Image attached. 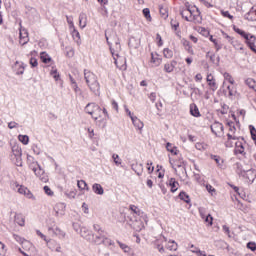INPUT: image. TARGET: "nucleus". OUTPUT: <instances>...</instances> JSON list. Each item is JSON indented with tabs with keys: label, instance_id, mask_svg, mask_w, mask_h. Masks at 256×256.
Wrapping results in <instances>:
<instances>
[{
	"label": "nucleus",
	"instance_id": "obj_57",
	"mask_svg": "<svg viewBox=\"0 0 256 256\" xmlns=\"http://www.w3.org/2000/svg\"><path fill=\"white\" fill-rule=\"evenodd\" d=\"M250 129V133H251V137L253 139V141H256V129L253 125L249 126Z\"/></svg>",
	"mask_w": 256,
	"mask_h": 256
},
{
	"label": "nucleus",
	"instance_id": "obj_55",
	"mask_svg": "<svg viewBox=\"0 0 256 256\" xmlns=\"http://www.w3.org/2000/svg\"><path fill=\"white\" fill-rule=\"evenodd\" d=\"M204 221L205 223H208L209 227H211V225H213V217L211 214H208L206 217H204Z\"/></svg>",
	"mask_w": 256,
	"mask_h": 256
},
{
	"label": "nucleus",
	"instance_id": "obj_11",
	"mask_svg": "<svg viewBox=\"0 0 256 256\" xmlns=\"http://www.w3.org/2000/svg\"><path fill=\"white\" fill-rule=\"evenodd\" d=\"M110 53L114 59V63L116 65V67H120L121 65H123V63H125V58L119 56L118 53L115 52V50L113 48L110 47Z\"/></svg>",
	"mask_w": 256,
	"mask_h": 256
},
{
	"label": "nucleus",
	"instance_id": "obj_33",
	"mask_svg": "<svg viewBox=\"0 0 256 256\" xmlns=\"http://www.w3.org/2000/svg\"><path fill=\"white\" fill-rule=\"evenodd\" d=\"M178 197L181 199V201H184V203H187L188 205L191 203V198L185 193V191H181Z\"/></svg>",
	"mask_w": 256,
	"mask_h": 256
},
{
	"label": "nucleus",
	"instance_id": "obj_41",
	"mask_svg": "<svg viewBox=\"0 0 256 256\" xmlns=\"http://www.w3.org/2000/svg\"><path fill=\"white\" fill-rule=\"evenodd\" d=\"M166 149H167V151H169L170 153H172L173 155H177V147H175V146H173V144H171V143H167L166 144Z\"/></svg>",
	"mask_w": 256,
	"mask_h": 256
},
{
	"label": "nucleus",
	"instance_id": "obj_4",
	"mask_svg": "<svg viewBox=\"0 0 256 256\" xmlns=\"http://www.w3.org/2000/svg\"><path fill=\"white\" fill-rule=\"evenodd\" d=\"M190 19H192L190 22L201 23L202 18H201V12L199 11V8H196L195 6H191Z\"/></svg>",
	"mask_w": 256,
	"mask_h": 256
},
{
	"label": "nucleus",
	"instance_id": "obj_27",
	"mask_svg": "<svg viewBox=\"0 0 256 256\" xmlns=\"http://www.w3.org/2000/svg\"><path fill=\"white\" fill-rule=\"evenodd\" d=\"M131 169L134 170V172L138 176L143 175V164L134 163V164L131 165Z\"/></svg>",
	"mask_w": 256,
	"mask_h": 256
},
{
	"label": "nucleus",
	"instance_id": "obj_29",
	"mask_svg": "<svg viewBox=\"0 0 256 256\" xmlns=\"http://www.w3.org/2000/svg\"><path fill=\"white\" fill-rule=\"evenodd\" d=\"M79 25L81 29H85V27H87V15H85V13H81L79 15Z\"/></svg>",
	"mask_w": 256,
	"mask_h": 256
},
{
	"label": "nucleus",
	"instance_id": "obj_52",
	"mask_svg": "<svg viewBox=\"0 0 256 256\" xmlns=\"http://www.w3.org/2000/svg\"><path fill=\"white\" fill-rule=\"evenodd\" d=\"M142 12L147 21H151V10H149V8H144Z\"/></svg>",
	"mask_w": 256,
	"mask_h": 256
},
{
	"label": "nucleus",
	"instance_id": "obj_48",
	"mask_svg": "<svg viewBox=\"0 0 256 256\" xmlns=\"http://www.w3.org/2000/svg\"><path fill=\"white\" fill-rule=\"evenodd\" d=\"M103 245H106V247H111V245H115V242H113V240H111L109 237H104V240L102 241Z\"/></svg>",
	"mask_w": 256,
	"mask_h": 256
},
{
	"label": "nucleus",
	"instance_id": "obj_40",
	"mask_svg": "<svg viewBox=\"0 0 256 256\" xmlns=\"http://www.w3.org/2000/svg\"><path fill=\"white\" fill-rule=\"evenodd\" d=\"M65 232L61 230V228H56V232L54 233L53 237H58V239H65Z\"/></svg>",
	"mask_w": 256,
	"mask_h": 256
},
{
	"label": "nucleus",
	"instance_id": "obj_16",
	"mask_svg": "<svg viewBox=\"0 0 256 256\" xmlns=\"http://www.w3.org/2000/svg\"><path fill=\"white\" fill-rule=\"evenodd\" d=\"M206 81L208 83V86L210 87L211 91H217L218 86H217V82L215 81V77H213L212 74H208Z\"/></svg>",
	"mask_w": 256,
	"mask_h": 256
},
{
	"label": "nucleus",
	"instance_id": "obj_53",
	"mask_svg": "<svg viewBox=\"0 0 256 256\" xmlns=\"http://www.w3.org/2000/svg\"><path fill=\"white\" fill-rule=\"evenodd\" d=\"M66 21L69 25V29H74L75 24L73 23V16H66Z\"/></svg>",
	"mask_w": 256,
	"mask_h": 256
},
{
	"label": "nucleus",
	"instance_id": "obj_58",
	"mask_svg": "<svg viewBox=\"0 0 256 256\" xmlns=\"http://www.w3.org/2000/svg\"><path fill=\"white\" fill-rule=\"evenodd\" d=\"M93 229L96 233H105V230L99 224H94Z\"/></svg>",
	"mask_w": 256,
	"mask_h": 256
},
{
	"label": "nucleus",
	"instance_id": "obj_61",
	"mask_svg": "<svg viewBox=\"0 0 256 256\" xmlns=\"http://www.w3.org/2000/svg\"><path fill=\"white\" fill-rule=\"evenodd\" d=\"M247 248L250 249V251H256V243L255 242H248Z\"/></svg>",
	"mask_w": 256,
	"mask_h": 256
},
{
	"label": "nucleus",
	"instance_id": "obj_31",
	"mask_svg": "<svg viewBox=\"0 0 256 256\" xmlns=\"http://www.w3.org/2000/svg\"><path fill=\"white\" fill-rule=\"evenodd\" d=\"M56 215H65V204L60 203L55 206Z\"/></svg>",
	"mask_w": 256,
	"mask_h": 256
},
{
	"label": "nucleus",
	"instance_id": "obj_47",
	"mask_svg": "<svg viewBox=\"0 0 256 256\" xmlns=\"http://www.w3.org/2000/svg\"><path fill=\"white\" fill-rule=\"evenodd\" d=\"M224 79L230 83V85H235V79H233V76L231 74L225 72L224 73Z\"/></svg>",
	"mask_w": 256,
	"mask_h": 256
},
{
	"label": "nucleus",
	"instance_id": "obj_56",
	"mask_svg": "<svg viewBox=\"0 0 256 256\" xmlns=\"http://www.w3.org/2000/svg\"><path fill=\"white\" fill-rule=\"evenodd\" d=\"M65 195L68 196L69 199H75V197L77 196V191L72 190L69 192H65Z\"/></svg>",
	"mask_w": 256,
	"mask_h": 256
},
{
	"label": "nucleus",
	"instance_id": "obj_6",
	"mask_svg": "<svg viewBox=\"0 0 256 256\" xmlns=\"http://www.w3.org/2000/svg\"><path fill=\"white\" fill-rule=\"evenodd\" d=\"M233 31H235V33H237L242 39H244V43H246V45H248V43L251 41V37L253 36V34L245 32L237 26H233Z\"/></svg>",
	"mask_w": 256,
	"mask_h": 256
},
{
	"label": "nucleus",
	"instance_id": "obj_49",
	"mask_svg": "<svg viewBox=\"0 0 256 256\" xmlns=\"http://www.w3.org/2000/svg\"><path fill=\"white\" fill-rule=\"evenodd\" d=\"M32 151L35 153V155H41L42 153L41 146L38 144H33Z\"/></svg>",
	"mask_w": 256,
	"mask_h": 256
},
{
	"label": "nucleus",
	"instance_id": "obj_60",
	"mask_svg": "<svg viewBox=\"0 0 256 256\" xmlns=\"http://www.w3.org/2000/svg\"><path fill=\"white\" fill-rule=\"evenodd\" d=\"M170 24H171L172 29H174V31H177V29H179V22L178 21L171 20Z\"/></svg>",
	"mask_w": 256,
	"mask_h": 256
},
{
	"label": "nucleus",
	"instance_id": "obj_35",
	"mask_svg": "<svg viewBox=\"0 0 256 256\" xmlns=\"http://www.w3.org/2000/svg\"><path fill=\"white\" fill-rule=\"evenodd\" d=\"M128 45L132 49H139V40H137L135 37H132L130 38Z\"/></svg>",
	"mask_w": 256,
	"mask_h": 256
},
{
	"label": "nucleus",
	"instance_id": "obj_62",
	"mask_svg": "<svg viewBox=\"0 0 256 256\" xmlns=\"http://www.w3.org/2000/svg\"><path fill=\"white\" fill-rule=\"evenodd\" d=\"M160 14L162 15V17H164V19H167V17H169V14L167 13V9L160 7Z\"/></svg>",
	"mask_w": 256,
	"mask_h": 256
},
{
	"label": "nucleus",
	"instance_id": "obj_21",
	"mask_svg": "<svg viewBox=\"0 0 256 256\" xmlns=\"http://www.w3.org/2000/svg\"><path fill=\"white\" fill-rule=\"evenodd\" d=\"M131 121H132L134 127H136V129H139V131H141V129H143L144 124L139 118H137V116H131Z\"/></svg>",
	"mask_w": 256,
	"mask_h": 256
},
{
	"label": "nucleus",
	"instance_id": "obj_36",
	"mask_svg": "<svg viewBox=\"0 0 256 256\" xmlns=\"http://www.w3.org/2000/svg\"><path fill=\"white\" fill-rule=\"evenodd\" d=\"M77 187L81 191H85V189H86V191H89V187H87V182H85V180H78Z\"/></svg>",
	"mask_w": 256,
	"mask_h": 256
},
{
	"label": "nucleus",
	"instance_id": "obj_20",
	"mask_svg": "<svg viewBox=\"0 0 256 256\" xmlns=\"http://www.w3.org/2000/svg\"><path fill=\"white\" fill-rule=\"evenodd\" d=\"M71 35L74 39V41H76L77 45H81V34H79V31L77 30V28H71Z\"/></svg>",
	"mask_w": 256,
	"mask_h": 256
},
{
	"label": "nucleus",
	"instance_id": "obj_24",
	"mask_svg": "<svg viewBox=\"0 0 256 256\" xmlns=\"http://www.w3.org/2000/svg\"><path fill=\"white\" fill-rule=\"evenodd\" d=\"M14 221L19 225L20 227H25V217L23 214H15Z\"/></svg>",
	"mask_w": 256,
	"mask_h": 256
},
{
	"label": "nucleus",
	"instance_id": "obj_39",
	"mask_svg": "<svg viewBox=\"0 0 256 256\" xmlns=\"http://www.w3.org/2000/svg\"><path fill=\"white\" fill-rule=\"evenodd\" d=\"M209 40L214 44L216 51H220V49L223 48V45L219 43V40L213 38V36H210Z\"/></svg>",
	"mask_w": 256,
	"mask_h": 256
},
{
	"label": "nucleus",
	"instance_id": "obj_15",
	"mask_svg": "<svg viewBox=\"0 0 256 256\" xmlns=\"http://www.w3.org/2000/svg\"><path fill=\"white\" fill-rule=\"evenodd\" d=\"M46 244H47V247L51 249V251H56V253H61V245L57 243V241L48 240Z\"/></svg>",
	"mask_w": 256,
	"mask_h": 256
},
{
	"label": "nucleus",
	"instance_id": "obj_44",
	"mask_svg": "<svg viewBox=\"0 0 256 256\" xmlns=\"http://www.w3.org/2000/svg\"><path fill=\"white\" fill-rule=\"evenodd\" d=\"M18 139H19L20 143H22L23 145H29V136L19 135Z\"/></svg>",
	"mask_w": 256,
	"mask_h": 256
},
{
	"label": "nucleus",
	"instance_id": "obj_3",
	"mask_svg": "<svg viewBox=\"0 0 256 256\" xmlns=\"http://www.w3.org/2000/svg\"><path fill=\"white\" fill-rule=\"evenodd\" d=\"M85 112L91 115L94 121H97L101 117V107L96 103H88L85 107Z\"/></svg>",
	"mask_w": 256,
	"mask_h": 256
},
{
	"label": "nucleus",
	"instance_id": "obj_8",
	"mask_svg": "<svg viewBox=\"0 0 256 256\" xmlns=\"http://www.w3.org/2000/svg\"><path fill=\"white\" fill-rule=\"evenodd\" d=\"M210 129L216 137H221V135H223L224 127L223 124H221L220 122H214L211 125Z\"/></svg>",
	"mask_w": 256,
	"mask_h": 256
},
{
	"label": "nucleus",
	"instance_id": "obj_18",
	"mask_svg": "<svg viewBox=\"0 0 256 256\" xmlns=\"http://www.w3.org/2000/svg\"><path fill=\"white\" fill-rule=\"evenodd\" d=\"M47 227H48V233L49 235H52V237L55 235L56 229L59 228V226L54 222V220H51V219L48 220Z\"/></svg>",
	"mask_w": 256,
	"mask_h": 256
},
{
	"label": "nucleus",
	"instance_id": "obj_13",
	"mask_svg": "<svg viewBox=\"0 0 256 256\" xmlns=\"http://www.w3.org/2000/svg\"><path fill=\"white\" fill-rule=\"evenodd\" d=\"M107 232L96 233L94 236L92 235L91 241L95 243V245H103V240L105 239Z\"/></svg>",
	"mask_w": 256,
	"mask_h": 256
},
{
	"label": "nucleus",
	"instance_id": "obj_2",
	"mask_svg": "<svg viewBox=\"0 0 256 256\" xmlns=\"http://www.w3.org/2000/svg\"><path fill=\"white\" fill-rule=\"evenodd\" d=\"M30 169L35 173L36 177L42 181V183H47L49 181V176L45 173V170L41 168L39 162H32L30 164Z\"/></svg>",
	"mask_w": 256,
	"mask_h": 256
},
{
	"label": "nucleus",
	"instance_id": "obj_23",
	"mask_svg": "<svg viewBox=\"0 0 256 256\" xmlns=\"http://www.w3.org/2000/svg\"><path fill=\"white\" fill-rule=\"evenodd\" d=\"M190 114L192 117H201V112H199V107L195 103L190 104Z\"/></svg>",
	"mask_w": 256,
	"mask_h": 256
},
{
	"label": "nucleus",
	"instance_id": "obj_54",
	"mask_svg": "<svg viewBox=\"0 0 256 256\" xmlns=\"http://www.w3.org/2000/svg\"><path fill=\"white\" fill-rule=\"evenodd\" d=\"M198 31L200 35H203L204 37H209V30H207L205 27H199Z\"/></svg>",
	"mask_w": 256,
	"mask_h": 256
},
{
	"label": "nucleus",
	"instance_id": "obj_10",
	"mask_svg": "<svg viewBox=\"0 0 256 256\" xmlns=\"http://www.w3.org/2000/svg\"><path fill=\"white\" fill-rule=\"evenodd\" d=\"M244 145H245V140L243 138L235 142V149H234L235 155H245Z\"/></svg>",
	"mask_w": 256,
	"mask_h": 256
},
{
	"label": "nucleus",
	"instance_id": "obj_5",
	"mask_svg": "<svg viewBox=\"0 0 256 256\" xmlns=\"http://www.w3.org/2000/svg\"><path fill=\"white\" fill-rule=\"evenodd\" d=\"M237 173L238 175H242L243 177H246V179H248L250 183H253L255 181L256 172L253 169L245 171V170H239V167H238Z\"/></svg>",
	"mask_w": 256,
	"mask_h": 256
},
{
	"label": "nucleus",
	"instance_id": "obj_25",
	"mask_svg": "<svg viewBox=\"0 0 256 256\" xmlns=\"http://www.w3.org/2000/svg\"><path fill=\"white\" fill-rule=\"evenodd\" d=\"M92 191L96 195H103L105 193V190L103 189V186H101V184H99V183H95V184L92 185Z\"/></svg>",
	"mask_w": 256,
	"mask_h": 256
},
{
	"label": "nucleus",
	"instance_id": "obj_30",
	"mask_svg": "<svg viewBox=\"0 0 256 256\" xmlns=\"http://www.w3.org/2000/svg\"><path fill=\"white\" fill-rule=\"evenodd\" d=\"M178 245L174 240H169L166 244V249L169 251H177Z\"/></svg>",
	"mask_w": 256,
	"mask_h": 256
},
{
	"label": "nucleus",
	"instance_id": "obj_37",
	"mask_svg": "<svg viewBox=\"0 0 256 256\" xmlns=\"http://www.w3.org/2000/svg\"><path fill=\"white\" fill-rule=\"evenodd\" d=\"M40 59H41L42 63H50L51 56H49V54H47V52H41Z\"/></svg>",
	"mask_w": 256,
	"mask_h": 256
},
{
	"label": "nucleus",
	"instance_id": "obj_50",
	"mask_svg": "<svg viewBox=\"0 0 256 256\" xmlns=\"http://www.w3.org/2000/svg\"><path fill=\"white\" fill-rule=\"evenodd\" d=\"M112 159H113L115 165H117V167H119V165H121V163H123V161L119 157V154H113Z\"/></svg>",
	"mask_w": 256,
	"mask_h": 256
},
{
	"label": "nucleus",
	"instance_id": "obj_42",
	"mask_svg": "<svg viewBox=\"0 0 256 256\" xmlns=\"http://www.w3.org/2000/svg\"><path fill=\"white\" fill-rule=\"evenodd\" d=\"M245 84L250 88V89H255L256 87V82L253 78H247L245 80Z\"/></svg>",
	"mask_w": 256,
	"mask_h": 256
},
{
	"label": "nucleus",
	"instance_id": "obj_17",
	"mask_svg": "<svg viewBox=\"0 0 256 256\" xmlns=\"http://www.w3.org/2000/svg\"><path fill=\"white\" fill-rule=\"evenodd\" d=\"M80 235L83 239H86V241H91L93 239V234L87 227L80 228Z\"/></svg>",
	"mask_w": 256,
	"mask_h": 256
},
{
	"label": "nucleus",
	"instance_id": "obj_19",
	"mask_svg": "<svg viewBox=\"0 0 256 256\" xmlns=\"http://www.w3.org/2000/svg\"><path fill=\"white\" fill-rule=\"evenodd\" d=\"M175 67H177V61L171 60L164 65L165 73H173L175 71Z\"/></svg>",
	"mask_w": 256,
	"mask_h": 256
},
{
	"label": "nucleus",
	"instance_id": "obj_34",
	"mask_svg": "<svg viewBox=\"0 0 256 256\" xmlns=\"http://www.w3.org/2000/svg\"><path fill=\"white\" fill-rule=\"evenodd\" d=\"M21 245H22V249H24V251H31V249H33V243H31L30 241H28L26 239L23 240Z\"/></svg>",
	"mask_w": 256,
	"mask_h": 256
},
{
	"label": "nucleus",
	"instance_id": "obj_32",
	"mask_svg": "<svg viewBox=\"0 0 256 256\" xmlns=\"http://www.w3.org/2000/svg\"><path fill=\"white\" fill-rule=\"evenodd\" d=\"M247 46L249 47V49H251V51H255L256 49V36L252 34V36H250V41L248 42Z\"/></svg>",
	"mask_w": 256,
	"mask_h": 256
},
{
	"label": "nucleus",
	"instance_id": "obj_9",
	"mask_svg": "<svg viewBox=\"0 0 256 256\" xmlns=\"http://www.w3.org/2000/svg\"><path fill=\"white\" fill-rule=\"evenodd\" d=\"M16 187H19L18 193H20V195H24V197H26V199H31L32 201H35V195H33L31 190H29L27 187L19 186V185H16Z\"/></svg>",
	"mask_w": 256,
	"mask_h": 256
},
{
	"label": "nucleus",
	"instance_id": "obj_43",
	"mask_svg": "<svg viewBox=\"0 0 256 256\" xmlns=\"http://www.w3.org/2000/svg\"><path fill=\"white\" fill-rule=\"evenodd\" d=\"M228 97H235L237 95V89L233 86H227Z\"/></svg>",
	"mask_w": 256,
	"mask_h": 256
},
{
	"label": "nucleus",
	"instance_id": "obj_38",
	"mask_svg": "<svg viewBox=\"0 0 256 256\" xmlns=\"http://www.w3.org/2000/svg\"><path fill=\"white\" fill-rule=\"evenodd\" d=\"M50 75L51 77H53L55 81H59L61 79V75L59 74V72H57V68L55 67H52V70L50 71Z\"/></svg>",
	"mask_w": 256,
	"mask_h": 256
},
{
	"label": "nucleus",
	"instance_id": "obj_45",
	"mask_svg": "<svg viewBox=\"0 0 256 256\" xmlns=\"http://www.w3.org/2000/svg\"><path fill=\"white\" fill-rule=\"evenodd\" d=\"M211 159H213L217 163L218 167H223V159H221L220 156L212 155Z\"/></svg>",
	"mask_w": 256,
	"mask_h": 256
},
{
	"label": "nucleus",
	"instance_id": "obj_64",
	"mask_svg": "<svg viewBox=\"0 0 256 256\" xmlns=\"http://www.w3.org/2000/svg\"><path fill=\"white\" fill-rule=\"evenodd\" d=\"M44 192L46 193V195H49L50 197H52L53 192L51 191V188L49 186H44Z\"/></svg>",
	"mask_w": 256,
	"mask_h": 256
},
{
	"label": "nucleus",
	"instance_id": "obj_12",
	"mask_svg": "<svg viewBox=\"0 0 256 256\" xmlns=\"http://www.w3.org/2000/svg\"><path fill=\"white\" fill-rule=\"evenodd\" d=\"M12 154L16 158L17 166L21 167V155H23V151L19 146H12Z\"/></svg>",
	"mask_w": 256,
	"mask_h": 256
},
{
	"label": "nucleus",
	"instance_id": "obj_59",
	"mask_svg": "<svg viewBox=\"0 0 256 256\" xmlns=\"http://www.w3.org/2000/svg\"><path fill=\"white\" fill-rule=\"evenodd\" d=\"M130 209L131 211H133V213H135V215H141V210H139V208L135 205H130Z\"/></svg>",
	"mask_w": 256,
	"mask_h": 256
},
{
	"label": "nucleus",
	"instance_id": "obj_51",
	"mask_svg": "<svg viewBox=\"0 0 256 256\" xmlns=\"http://www.w3.org/2000/svg\"><path fill=\"white\" fill-rule=\"evenodd\" d=\"M163 54L166 59H171L173 57V52L169 48H165Z\"/></svg>",
	"mask_w": 256,
	"mask_h": 256
},
{
	"label": "nucleus",
	"instance_id": "obj_26",
	"mask_svg": "<svg viewBox=\"0 0 256 256\" xmlns=\"http://www.w3.org/2000/svg\"><path fill=\"white\" fill-rule=\"evenodd\" d=\"M244 19H246L247 21H256L255 8H251L250 11L244 15Z\"/></svg>",
	"mask_w": 256,
	"mask_h": 256
},
{
	"label": "nucleus",
	"instance_id": "obj_14",
	"mask_svg": "<svg viewBox=\"0 0 256 256\" xmlns=\"http://www.w3.org/2000/svg\"><path fill=\"white\" fill-rule=\"evenodd\" d=\"M19 43L20 45H27L29 43V33L25 28H20V33H19Z\"/></svg>",
	"mask_w": 256,
	"mask_h": 256
},
{
	"label": "nucleus",
	"instance_id": "obj_63",
	"mask_svg": "<svg viewBox=\"0 0 256 256\" xmlns=\"http://www.w3.org/2000/svg\"><path fill=\"white\" fill-rule=\"evenodd\" d=\"M30 65L31 67H37V65H39V62L37 61L36 58H30Z\"/></svg>",
	"mask_w": 256,
	"mask_h": 256
},
{
	"label": "nucleus",
	"instance_id": "obj_28",
	"mask_svg": "<svg viewBox=\"0 0 256 256\" xmlns=\"http://www.w3.org/2000/svg\"><path fill=\"white\" fill-rule=\"evenodd\" d=\"M169 186L171 187V193H175L179 189V182L175 178L169 179Z\"/></svg>",
	"mask_w": 256,
	"mask_h": 256
},
{
	"label": "nucleus",
	"instance_id": "obj_1",
	"mask_svg": "<svg viewBox=\"0 0 256 256\" xmlns=\"http://www.w3.org/2000/svg\"><path fill=\"white\" fill-rule=\"evenodd\" d=\"M84 79L90 91H92V93H95L96 95H99L101 86L99 85V81H97V76L91 71L84 70Z\"/></svg>",
	"mask_w": 256,
	"mask_h": 256
},
{
	"label": "nucleus",
	"instance_id": "obj_7",
	"mask_svg": "<svg viewBox=\"0 0 256 256\" xmlns=\"http://www.w3.org/2000/svg\"><path fill=\"white\" fill-rule=\"evenodd\" d=\"M180 15L185 21H191V6L189 5V2L185 3V6L180 8Z\"/></svg>",
	"mask_w": 256,
	"mask_h": 256
},
{
	"label": "nucleus",
	"instance_id": "obj_46",
	"mask_svg": "<svg viewBox=\"0 0 256 256\" xmlns=\"http://www.w3.org/2000/svg\"><path fill=\"white\" fill-rule=\"evenodd\" d=\"M118 245H119L120 249H122V251H124V253H131V248L127 244H123L122 242L118 241Z\"/></svg>",
	"mask_w": 256,
	"mask_h": 256
},
{
	"label": "nucleus",
	"instance_id": "obj_22",
	"mask_svg": "<svg viewBox=\"0 0 256 256\" xmlns=\"http://www.w3.org/2000/svg\"><path fill=\"white\" fill-rule=\"evenodd\" d=\"M152 67H159L161 65V58H159L158 54L151 53V61Z\"/></svg>",
	"mask_w": 256,
	"mask_h": 256
}]
</instances>
